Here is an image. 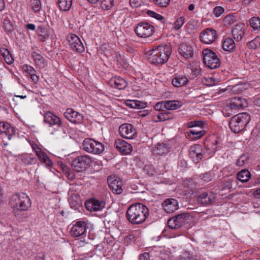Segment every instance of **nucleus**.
Listing matches in <instances>:
<instances>
[{
  "label": "nucleus",
  "instance_id": "nucleus-12",
  "mask_svg": "<svg viewBox=\"0 0 260 260\" xmlns=\"http://www.w3.org/2000/svg\"><path fill=\"white\" fill-rule=\"evenodd\" d=\"M200 37L203 43L211 44L215 40L217 37L216 31L213 28H206L201 32Z\"/></svg>",
  "mask_w": 260,
  "mask_h": 260
},
{
  "label": "nucleus",
  "instance_id": "nucleus-62",
  "mask_svg": "<svg viewBox=\"0 0 260 260\" xmlns=\"http://www.w3.org/2000/svg\"><path fill=\"white\" fill-rule=\"evenodd\" d=\"M187 164L186 161L185 160H181L180 161V167L182 168V169L180 170V171H183L185 168H187Z\"/></svg>",
  "mask_w": 260,
  "mask_h": 260
},
{
  "label": "nucleus",
  "instance_id": "nucleus-26",
  "mask_svg": "<svg viewBox=\"0 0 260 260\" xmlns=\"http://www.w3.org/2000/svg\"><path fill=\"white\" fill-rule=\"evenodd\" d=\"M245 31V26L244 24L236 25L232 31L234 39L237 42L240 41L244 37Z\"/></svg>",
  "mask_w": 260,
  "mask_h": 260
},
{
  "label": "nucleus",
  "instance_id": "nucleus-17",
  "mask_svg": "<svg viewBox=\"0 0 260 260\" xmlns=\"http://www.w3.org/2000/svg\"><path fill=\"white\" fill-rule=\"evenodd\" d=\"M15 133V129L10 124L6 122H0V134L2 137H7L8 139L10 140Z\"/></svg>",
  "mask_w": 260,
  "mask_h": 260
},
{
  "label": "nucleus",
  "instance_id": "nucleus-58",
  "mask_svg": "<svg viewBox=\"0 0 260 260\" xmlns=\"http://www.w3.org/2000/svg\"><path fill=\"white\" fill-rule=\"evenodd\" d=\"M150 255L148 252H144L140 255L139 260H149Z\"/></svg>",
  "mask_w": 260,
  "mask_h": 260
},
{
  "label": "nucleus",
  "instance_id": "nucleus-22",
  "mask_svg": "<svg viewBox=\"0 0 260 260\" xmlns=\"http://www.w3.org/2000/svg\"><path fill=\"white\" fill-rule=\"evenodd\" d=\"M180 54L185 59H188L193 56L192 46L188 43H182L180 45Z\"/></svg>",
  "mask_w": 260,
  "mask_h": 260
},
{
  "label": "nucleus",
  "instance_id": "nucleus-27",
  "mask_svg": "<svg viewBox=\"0 0 260 260\" xmlns=\"http://www.w3.org/2000/svg\"><path fill=\"white\" fill-rule=\"evenodd\" d=\"M168 145L164 143H158L152 149V153L155 156L166 155L169 152Z\"/></svg>",
  "mask_w": 260,
  "mask_h": 260
},
{
  "label": "nucleus",
  "instance_id": "nucleus-35",
  "mask_svg": "<svg viewBox=\"0 0 260 260\" xmlns=\"http://www.w3.org/2000/svg\"><path fill=\"white\" fill-rule=\"evenodd\" d=\"M36 155L42 163H44L48 166L51 164L50 159L49 158L46 153L42 151V150L39 151V152L36 154Z\"/></svg>",
  "mask_w": 260,
  "mask_h": 260
},
{
  "label": "nucleus",
  "instance_id": "nucleus-15",
  "mask_svg": "<svg viewBox=\"0 0 260 260\" xmlns=\"http://www.w3.org/2000/svg\"><path fill=\"white\" fill-rule=\"evenodd\" d=\"M186 72L189 78L193 79L199 76L201 73L199 62L192 61L189 63L187 66Z\"/></svg>",
  "mask_w": 260,
  "mask_h": 260
},
{
  "label": "nucleus",
  "instance_id": "nucleus-61",
  "mask_svg": "<svg viewBox=\"0 0 260 260\" xmlns=\"http://www.w3.org/2000/svg\"><path fill=\"white\" fill-rule=\"evenodd\" d=\"M30 76L31 80L34 83H37L39 81V77L35 74V73L30 75Z\"/></svg>",
  "mask_w": 260,
  "mask_h": 260
},
{
  "label": "nucleus",
  "instance_id": "nucleus-59",
  "mask_svg": "<svg viewBox=\"0 0 260 260\" xmlns=\"http://www.w3.org/2000/svg\"><path fill=\"white\" fill-rule=\"evenodd\" d=\"M188 82V78L186 76L180 77V86L186 85Z\"/></svg>",
  "mask_w": 260,
  "mask_h": 260
},
{
  "label": "nucleus",
  "instance_id": "nucleus-21",
  "mask_svg": "<svg viewBox=\"0 0 260 260\" xmlns=\"http://www.w3.org/2000/svg\"><path fill=\"white\" fill-rule=\"evenodd\" d=\"M111 87L119 90L124 89L127 85V81L120 77H114L109 81Z\"/></svg>",
  "mask_w": 260,
  "mask_h": 260
},
{
  "label": "nucleus",
  "instance_id": "nucleus-63",
  "mask_svg": "<svg viewBox=\"0 0 260 260\" xmlns=\"http://www.w3.org/2000/svg\"><path fill=\"white\" fill-rule=\"evenodd\" d=\"M172 84L175 87H179V77H175L172 80Z\"/></svg>",
  "mask_w": 260,
  "mask_h": 260
},
{
  "label": "nucleus",
  "instance_id": "nucleus-14",
  "mask_svg": "<svg viewBox=\"0 0 260 260\" xmlns=\"http://www.w3.org/2000/svg\"><path fill=\"white\" fill-rule=\"evenodd\" d=\"M192 217L187 213H180V232H185L191 226Z\"/></svg>",
  "mask_w": 260,
  "mask_h": 260
},
{
  "label": "nucleus",
  "instance_id": "nucleus-52",
  "mask_svg": "<svg viewBox=\"0 0 260 260\" xmlns=\"http://www.w3.org/2000/svg\"><path fill=\"white\" fill-rule=\"evenodd\" d=\"M204 122L202 121H191L188 123V126L189 127L198 126L202 128Z\"/></svg>",
  "mask_w": 260,
  "mask_h": 260
},
{
  "label": "nucleus",
  "instance_id": "nucleus-11",
  "mask_svg": "<svg viewBox=\"0 0 260 260\" xmlns=\"http://www.w3.org/2000/svg\"><path fill=\"white\" fill-rule=\"evenodd\" d=\"M87 225L85 221H78L73 224L70 233L73 237H78L86 235Z\"/></svg>",
  "mask_w": 260,
  "mask_h": 260
},
{
  "label": "nucleus",
  "instance_id": "nucleus-7",
  "mask_svg": "<svg viewBox=\"0 0 260 260\" xmlns=\"http://www.w3.org/2000/svg\"><path fill=\"white\" fill-rule=\"evenodd\" d=\"M92 162V158L84 155L75 158L72 162L74 170L78 172H81L88 168Z\"/></svg>",
  "mask_w": 260,
  "mask_h": 260
},
{
  "label": "nucleus",
  "instance_id": "nucleus-40",
  "mask_svg": "<svg viewBox=\"0 0 260 260\" xmlns=\"http://www.w3.org/2000/svg\"><path fill=\"white\" fill-rule=\"evenodd\" d=\"M237 20V15L235 14L228 15L223 19L224 25L226 27H229L233 24Z\"/></svg>",
  "mask_w": 260,
  "mask_h": 260
},
{
  "label": "nucleus",
  "instance_id": "nucleus-53",
  "mask_svg": "<svg viewBox=\"0 0 260 260\" xmlns=\"http://www.w3.org/2000/svg\"><path fill=\"white\" fill-rule=\"evenodd\" d=\"M154 109L156 111H165L166 110L165 109V102L164 101H161L158 102L154 106Z\"/></svg>",
  "mask_w": 260,
  "mask_h": 260
},
{
  "label": "nucleus",
  "instance_id": "nucleus-45",
  "mask_svg": "<svg viewBox=\"0 0 260 260\" xmlns=\"http://www.w3.org/2000/svg\"><path fill=\"white\" fill-rule=\"evenodd\" d=\"M30 6L32 10L35 12H39L41 9V3L40 0H31Z\"/></svg>",
  "mask_w": 260,
  "mask_h": 260
},
{
  "label": "nucleus",
  "instance_id": "nucleus-31",
  "mask_svg": "<svg viewBox=\"0 0 260 260\" xmlns=\"http://www.w3.org/2000/svg\"><path fill=\"white\" fill-rule=\"evenodd\" d=\"M250 177L251 174L250 172L246 169L240 171L237 174V179L242 182H247L250 178Z\"/></svg>",
  "mask_w": 260,
  "mask_h": 260
},
{
  "label": "nucleus",
  "instance_id": "nucleus-50",
  "mask_svg": "<svg viewBox=\"0 0 260 260\" xmlns=\"http://www.w3.org/2000/svg\"><path fill=\"white\" fill-rule=\"evenodd\" d=\"M144 173L149 176L154 175L155 170L153 167L150 165H146L143 168Z\"/></svg>",
  "mask_w": 260,
  "mask_h": 260
},
{
  "label": "nucleus",
  "instance_id": "nucleus-60",
  "mask_svg": "<svg viewBox=\"0 0 260 260\" xmlns=\"http://www.w3.org/2000/svg\"><path fill=\"white\" fill-rule=\"evenodd\" d=\"M241 86V85L240 84H236V85L233 86L231 88V91H232L233 92H238V91L240 90V89L241 90V88H240Z\"/></svg>",
  "mask_w": 260,
  "mask_h": 260
},
{
  "label": "nucleus",
  "instance_id": "nucleus-54",
  "mask_svg": "<svg viewBox=\"0 0 260 260\" xmlns=\"http://www.w3.org/2000/svg\"><path fill=\"white\" fill-rule=\"evenodd\" d=\"M129 3L133 8H137L143 3V0H129Z\"/></svg>",
  "mask_w": 260,
  "mask_h": 260
},
{
  "label": "nucleus",
  "instance_id": "nucleus-43",
  "mask_svg": "<svg viewBox=\"0 0 260 260\" xmlns=\"http://www.w3.org/2000/svg\"><path fill=\"white\" fill-rule=\"evenodd\" d=\"M21 160L26 165L34 164L36 161V158L31 157L29 154H25L22 156Z\"/></svg>",
  "mask_w": 260,
  "mask_h": 260
},
{
  "label": "nucleus",
  "instance_id": "nucleus-25",
  "mask_svg": "<svg viewBox=\"0 0 260 260\" xmlns=\"http://www.w3.org/2000/svg\"><path fill=\"white\" fill-rule=\"evenodd\" d=\"M105 203L103 201L93 199L86 204V208L91 211H98L101 210L105 206Z\"/></svg>",
  "mask_w": 260,
  "mask_h": 260
},
{
  "label": "nucleus",
  "instance_id": "nucleus-6",
  "mask_svg": "<svg viewBox=\"0 0 260 260\" xmlns=\"http://www.w3.org/2000/svg\"><path fill=\"white\" fill-rule=\"evenodd\" d=\"M203 62L207 67L214 69L220 66V59L213 51L209 49H205L203 51Z\"/></svg>",
  "mask_w": 260,
  "mask_h": 260
},
{
  "label": "nucleus",
  "instance_id": "nucleus-18",
  "mask_svg": "<svg viewBox=\"0 0 260 260\" xmlns=\"http://www.w3.org/2000/svg\"><path fill=\"white\" fill-rule=\"evenodd\" d=\"M109 186L113 193L117 194H121L123 191L122 182L119 178L111 177L108 179Z\"/></svg>",
  "mask_w": 260,
  "mask_h": 260
},
{
  "label": "nucleus",
  "instance_id": "nucleus-51",
  "mask_svg": "<svg viewBox=\"0 0 260 260\" xmlns=\"http://www.w3.org/2000/svg\"><path fill=\"white\" fill-rule=\"evenodd\" d=\"M147 14L149 16L155 18V19L161 21L164 19V17L162 16L161 15L158 14L152 11L148 10L147 11Z\"/></svg>",
  "mask_w": 260,
  "mask_h": 260
},
{
  "label": "nucleus",
  "instance_id": "nucleus-36",
  "mask_svg": "<svg viewBox=\"0 0 260 260\" xmlns=\"http://www.w3.org/2000/svg\"><path fill=\"white\" fill-rule=\"evenodd\" d=\"M125 104L127 107L135 109H142L145 107L144 103L139 101L128 100L125 102Z\"/></svg>",
  "mask_w": 260,
  "mask_h": 260
},
{
  "label": "nucleus",
  "instance_id": "nucleus-47",
  "mask_svg": "<svg viewBox=\"0 0 260 260\" xmlns=\"http://www.w3.org/2000/svg\"><path fill=\"white\" fill-rule=\"evenodd\" d=\"M248 154H243L237 159L236 164L237 166L242 167L248 161Z\"/></svg>",
  "mask_w": 260,
  "mask_h": 260
},
{
  "label": "nucleus",
  "instance_id": "nucleus-3",
  "mask_svg": "<svg viewBox=\"0 0 260 260\" xmlns=\"http://www.w3.org/2000/svg\"><path fill=\"white\" fill-rule=\"evenodd\" d=\"M15 216L19 211H27L31 206L29 197L25 193L21 192L13 194L10 200Z\"/></svg>",
  "mask_w": 260,
  "mask_h": 260
},
{
  "label": "nucleus",
  "instance_id": "nucleus-1",
  "mask_svg": "<svg viewBox=\"0 0 260 260\" xmlns=\"http://www.w3.org/2000/svg\"><path fill=\"white\" fill-rule=\"evenodd\" d=\"M149 215V209L144 205L136 203L131 205L127 210L126 217L133 224H138L144 222Z\"/></svg>",
  "mask_w": 260,
  "mask_h": 260
},
{
  "label": "nucleus",
  "instance_id": "nucleus-46",
  "mask_svg": "<svg viewBox=\"0 0 260 260\" xmlns=\"http://www.w3.org/2000/svg\"><path fill=\"white\" fill-rule=\"evenodd\" d=\"M218 143V141L214 140L213 141L210 140L206 141L205 143V147L209 150H211L212 151H215L216 150V145Z\"/></svg>",
  "mask_w": 260,
  "mask_h": 260
},
{
  "label": "nucleus",
  "instance_id": "nucleus-56",
  "mask_svg": "<svg viewBox=\"0 0 260 260\" xmlns=\"http://www.w3.org/2000/svg\"><path fill=\"white\" fill-rule=\"evenodd\" d=\"M23 69L25 72L29 75H31L36 72L33 67L27 64L23 66Z\"/></svg>",
  "mask_w": 260,
  "mask_h": 260
},
{
  "label": "nucleus",
  "instance_id": "nucleus-30",
  "mask_svg": "<svg viewBox=\"0 0 260 260\" xmlns=\"http://www.w3.org/2000/svg\"><path fill=\"white\" fill-rule=\"evenodd\" d=\"M236 45L234 40L230 38H226L222 43L223 50L226 51H232L235 48Z\"/></svg>",
  "mask_w": 260,
  "mask_h": 260
},
{
  "label": "nucleus",
  "instance_id": "nucleus-55",
  "mask_svg": "<svg viewBox=\"0 0 260 260\" xmlns=\"http://www.w3.org/2000/svg\"><path fill=\"white\" fill-rule=\"evenodd\" d=\"M213 11H214V15L216 17H219V16H220V15L221 14H222L224 12V10L221 7L217 6V7L214 8Z\"/></svg>",
  "mask_w": 260,
  "mask_h": 260
},
{
  "label": "nucleus",
  "instance_id": "nucleus-13",
  "mask_svg": "<svg viewBox=\"0 0 260 260\" xmlns=\"http://www.w3.org/2000/svg\"><path fill=\"white\" fill-rule=\"evenodd\" d=\"M247 105V103L245 99L235 96L231 98L229 105L225 107V111L243 108Z\"/></svg>",
  "mask_w": 260,
  "mask_h": 260
},
{
  "label": "nucleus",
  "instance_id": "nucleus-16",
  "mask_svg": "<svg viewBox=\"0 0 260 260\" xmlns=\"http://www.w3.org/2000/svg\"><path fill=\"white\" fill-rule=\"evenodd\" d=\"M64 116L70 121L75 123H81L83 119V115L73 109L68 108L64 112Z\"/></svg>",
  "mask_w": 260,
  "mask_h": 260
},
{
  "label": "nucleus",
  "instance_id": "nucleus-34",
  "mask_svg": "<svg viewBox=\"0 0 260 260\" xmlns=\"http://www.w3.org/2000/svg\"><path fill=\"white\" fill-rule=\"evenodd\" d=\"M9 15L5 13L3 15L2 19L3 20L4 27L7 32H11L13 29V27L9 19Z\"/></svg>",
  "mask_w": 260,
  "mask_h": 260
},
{
  "label": "nucleus",
  "instance_id": "nucleus-48",
  "mask_svg": "<svg viewBox=\"0 0 260 260\" xmlns=\"http://www.w3.org/2000/svg\"><path fill=\"white\" fill-rule=\"evenodd\" d=\"M75 200L74 201V198L73 196H71L70 198V203L71 204V207L77 208L80 206L81 201L78 196H75Z\"/></svg>",
  "mask_w": 260,
  "mask_h": 260
},
{
  "label": "nucleus",
  "instance_id": "nucleus-29",
  "mask_svg": "<svg viewBox=\"0 0 260 260\" xmlns=\"http://www.w3.org/2000/svg\"><path fill=\"white\" fill-rule=\"evenodd\" d=\"M37 32L39 36V40L42 42H44L49 36V32L47 28L42 25L38 27Z\"/></svg>",
  "mask_w": 260,
  "mask_h": 260
},
{
  "label": "nucleus",
  "instance_id": "nucleus-5",
  "mask_svg": "<svg viewBox=\"0 0 260 260\" xmlns=\"http://www.w3.org/2000/svg\"><path fill=\"white\" fill-rule=\"evenodd\" d=\"M82 149L89 153L100 154L104 150V145L92 139H85L82 143Z\"/></svg>",
  "mask_w": 260,
  "mask_h": 260
},
{
  "label": "nucleus",
  "instance_id": "nucleus-37",
  "mask_svg": "<svg viewBox=\"0 0 260 260\" xmlns=\"http://www.w3.org/2000/svg\"><path fill=\"white\" fill-rule=\"evenodd\" d=\"M59 8L63 11L70 10L72 4V0H58Z\"/></svg>",
  "mask_w": 260,
  "mask_h": 260
},
{
  "label": "nucleus",
  "instance_id": "nucleus-8",
  "mask_svg": "<svg viewBox=\"0 0 260 260\" xmlns=\"http://www.w3.org/2000/svg\"><path fill=\"white\" fill-rule=\"evenodd\" d=\"M135 31L139 37L145 38L151 36L154 34L155 28L148 22H142L137 25Z\"/></svg>",
  "mask_w": 260,
  "mask_h": 260
},
{
  "label": "nucleus",
  "instance_id": "nucleus-49",
  "mask_svg": "<svg viewBox=\"0 0 260 260\" xmlns=\"http://www.w3.org/2000/svg\"><path fill=\"white\" fill-rule=\"evenodd\" d=\"M156 118H154V120L156 122L164 121L170 118L168 113H160L156 116Z\"/></svg>",
  "mask_w": 260,
  "mask_h": 260
},
{
  "label": "nucleus",
  "instance_id": "nucleus-24",
  "mask_svg": "<svg viewBox=\"0 0 260 260\" xmlns=\"http://www.w3.org/2000/svg\"><path fill=\"white\" fill-rule=\"evenodd\" d=\"M178 201L174 199L166 200L162 203L165 211L168 213H172L177 209Z\"/></svg>",
  "mask_w": 260,
  "mask_h": 260
},
{
  "label": "nucleus",
  "instance_id": "nucleus-28",
  "mask_svg": "<svg viewBox=\"0 0 260 260\" xmlns=\"http://www.w3.org/2000/svg\"><path fill=\"white\" fill-rule=\"evenodd\" d=\"M116 148L124 154H129L132 151V146L123 140H118L115 142Z\"/></svg>",
  "mask_w": 260,
  "mask_h": 260
},
{
  "label": "nucleus",
  "instance_id": "nucleus-33",
  "mask_svg": "<svg viewBox=\"0 0 260 260\" xmlns=\"http://www.w3.org/2000/svg\"><path fill=\"white\" fill-rule=\"evenodd\" d=\"M31 56L37 66L40 68H44L45 66L44 59L43 57L37 52H32Z\"/></svg>",
  "mask_w": 260,
  "mask_h": 260
},
{
  "label": "nucleus",
  "instance_id": "nucleus-4",
  "mask_svg": "<svg viewBox=\"0 0 260 260\" xmlns=\"http://www.w3.org/2000/svg\"><path fill=\"white\" fill-rule=\"evenodd\" d=\"M250 120V116L248 113H239L232 117L229 126L232 132L238 133L244 129Z\"/></svg>",
  "mask_w": 260,
  "mask_h": 260
},
{
  "label": "nucleus",
  "instance_id": "nucleus-64",
  "mask_svg": "<svg viewBox=\"0 0 260 260\" xmlns=\"http://www.w3.org/2000/svg\"><path fill=\"white\" fill-rule=\"evenodd\" d=\"M253 195L256 198H260V188L254 191Z\"/></svg>",
  "mask_w": 260,
  "mask_h": 260
},
{
  "label": "nucleus",
  "instance_id": "nucleus-38",
  "mask_svg": "<svg viewBox=\"0 0 260 260\" xmlns=\"http://www.w3.org/2000/svg\"><path fill=\"white\" fill-rule=\"evenodd\" d=\"M249 23L253 30H260V18L258 17H252L249 19Z\"/></svg>",
  "mask_w": 260,
  "mask_h": 260
},
{
  "label": "nucleus",
  "instance_id": "nucleus-23",
  "mask_svg": "<svg viewBox=\"0 0 260 260\" xmlns=\"http://www.w3.org/2000/svg\"><path fill=\"white\" fill-rule=\"evenodd\" d=\"M189 155L194 159L193 161H199L203 157L202 147L200 145H194L190 147Z\"/></svg>",
  "mask_w": 260,
  "mask_h": 260
},
{
  "label": "nucleus",
  "instance_id": "nucleus-41",
  "mask_svg": "<svg viewBox=\"0 0 260 260\" xmlns=\"http://www.w3.org/2000/svg\"><path fill=\"white\" fill-rule=\"evenodd\" d=\"M166 110H173L178 108L179 102L178 101H165Z\"/></svg>",
  "mask_w": 260,
  "mask_h": 260
},
{
  "label": "nucleus",
  "instance_id": "nucleus-57",
  "mask_svg": "<svg viewBox=\"0 0 260 260\" xmlns=\"http://www.w3.org/2000/svg\"><path fill=\"white\" fill-rule=\"evenodd\" d=\"M154 3L160 6V7H166L167 6L170 0H153Z\"/></svg>",
  "mask_w": 260,
  "mask_h": 260
},
{
  "label": "nucleus",
  "instance_id": "nucleus-42",
  "mask_svg": "<svg viewBox=\"0 0 260 260\" xmlns=\"http://www.w3.org/2000/svg\"><path fill=\"white\" fill-rule=\"evenodd\" d=\"M179 215L170 218L168 221V227L172 229H177L179 227Z\"/></svg>",
  "mask_w": 260,
  "mask_h": 260
},
{
  "label": "nucleus",
  "instance_id": "nucleus-2",
  "mask_svg": "<svg viewBox=\"0 0 260 260\" xmlns=\"http://www.w3.org/2000/svg\"><path fill=\"white\" fill-rule=\"evenodd\" d=\"M171 53V48L168 45H160L154 47L146 52L149 62L154 64L166 62Z\"/></svg>",
  "mask_w": 260,
  "mask_h": 260
},
{
  "label": "nucleus",
  "instance_id": "nucleus-32",
  "mask_svg": "<svg viewBox=\"0 0 260 260\" xmlns=\"http://www.w3.org/2000/svg\"><path fill=\"white\" fill-rule=\"evenodd\" d=\"M204 134V131L193 129L187 133V136L192 140H196L200 139Z\"/></svg>",
  "mask_w": 260,
  "mask_h": 260
},
{
  "label": "nucleus",
  "instance_id": "nucleus-39",
  "mask_svg": "<svg viewBox=\"0 0 260 260\" xmlns=\"http://www.w3.org/2000/svg\"><path fill=\"white\" fill-rule=\"evenodd\" d=\"M1 53L4 57L5 61L8 64H11L13 62V58L8 49L5 48L1 49Z\"/></svg>",
  "mask_w": 260,
  "mask_h": 260
},
{
  "label": "nucleus",
  "instance_id": "nucleus-19",
  "mask_svg": "<svg viewBox=\"0 0 260 260\" xmlns=\"http://www.w3.org/2000/svg\"><path fill=\"white\" fill-rule=\"evenodd\" d=\"M215 199V194L212 192H209L201 194L198 197L197 201L200 204L206 206L212 204Z\"/></svg>",
  "mask_w": 260,
  "mask_h": 260
},
{
  "label": "nucleus",
  "instance_id": "nucleus-44",
  "mask_svg": "<svg viewBox=\"0 0 260 260\" xmlns=\"http://www.w3.org/2000/svg\"><path fill=\"white\" fill-rule=\"evenodd\" d=\"M114 0H102L101 3V8L105 10L110 9L114 6Z\"/></svg>",
  "mask_w": 260,
  "mask_h": 260
},
{
  "label": "nucleus",
  "instance_id": "nucleus-20",
  "mask_svg": "<svg viewBox=\"0 0 260 260\" xmlns=\"http://www.w3.org/2000/svg\"><path fill=\"white\" fill-rule=\"evenodd\" d=\"M44 121L50 126H61V122L60 118L51 112H47L44 117Z\"/></svg>",
  "mask_w": 260,
  "mask_h": 260
},
{
  "label": "nucleus",
  "instance_id": "nucleus-9",
  "mask_svg": "<svg viewBox=\"0 0 260 260\" xmlns=\"http://www.w3.org/2000/svg\"><path fill=\"white\" fill-rule=\"evenodd\" d=\"M67 40L71 49L77 53L84 51V46L80 38L75 34H70L67 36Z\"/></svg>",
  "mask_w": 260,
  "mask_h": 260
},
{
  "label": "nucleus",
  "instance_id": "nucleus-10",
  "mask_svg": "<svg viewBox=\"0 0 260 260\" xmlns=\"http://www.w3.org/2000/svg\"><path fill=\"white\" fill-rule=\"evenodd\" d=\"M120 135L126 139H133L137 135V132L134 126L129 123H123L119 127Z\"/></svg>",
  "mask_w": 260,
  "mask_h": 260
}]
</instances>
